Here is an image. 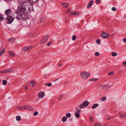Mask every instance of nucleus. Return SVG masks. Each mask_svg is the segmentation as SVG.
I'll return each instance as SVG.
<instances>
[{
  "mask_svg": "<svg viewBox=\"0 0 126 126\" xmlns=\"http://www.w3.org/2000/svg\"><path fill=\"white\" fill-rule=\"evenodd\" d=\"M44 95V94L43 92H41L39 93L38 96L39 97L43 98Z\"/></svg>",
  "mask_w": 126,
  "mask_h": 126,
  "instance_id": "15",
  "label": "nucleus"
},
{
  "mask_svg": "<svg viewBox=\"0 0 126 126\" xmlns=\"http://www.w3.org/2000/svg\"><path fill=\"white\" fill-rule=\"evenodd\" d=\"M32 49V47H26L22 48L23 50L25 51H28L31 50Z\"/></svg>",
  "mask_w": 126,
  "mask_h": 126,
  "instance_id": "12",
  "label": "nucleus"
},
{
  "mask_svg": "<svg viewBox=\"0 0 126 126\" xmlns=\"http://www.w3.org/2000/svg\"><path fill=\"white\" fill-rule=\"evenodd\" d=\"M98 79H95V78H92V79H89V81H97Z\"/></svg>",
  "mask_w": 126,
  "mask_h": 126,
  "instance_id": "26",
  "label": "nucleus"
},
{
  "mask_svg": "<svg viewBox=\"0 0 126 126\" xmlns=\"http://www.w3.org/2000/svg\"><path fill=\"white\" fill-rule=\"evenodd\" d=\"M72 10V9L70 8H69V9L66 11V13H67L71 11V10Z\"/></svg>",
  "mask_w": 126,
  "mask_h": 126,
  "instance_id": "44",
  "label": "nucleus"
},
{
  "mask_svg": "<svg viewBox=\"0 0 126 126\" xmlns=\"http://www.w3.org/2000/svg\"><path fill=\"white\" fill-rule=\"evenodd\" d=\"M16 119L17 121H20L21 120V117L19 116H17L16 117Z\"/></svg>",
  "mask_w": 126,
  "mask_h": 126,
  "instance_id": "27",
  "label": "nucleus"
},
{
  "mask_svg": "<svg viewBox=\"0 0 126 126\" xmlns=\"http://www.w3.org/2000/svg\"><path fill=\"white\" fill-rule=\"evenodd\" d=\"M90 120V121H92L93 120V118L91 116H90L89 117Z\"/></svg>",
  "mask_w": 126,
  "mask_h": 126,
  "instance_id": "50",
  "label": "nucleus"
},
{
  "mask_svg": "<svg viewBox=\"0 0 126 126\" xmlns=\"http://www.w3.org/2000/svg\"><path fill=\"white\" fill-rule=\"evenodd\" d=\"M17 108L22 110H25V105L23 106H19L17 107Z\"/></svg>",
  "mask_w": 126,
  "mask_h": 126,
  "instance_id": "20",
  "label": "nucleus"
},
{
  "mask_svg": "<svg viewBox=\"0 0 126 126\" xmlns=\"http://www.w3.org/2000/svg\"><path fill=\"white\" fill-rule=\"evenodd\" d=\"M51 0V1H52V2H53V0Z\"/></svg>",
  "mask_w": 126,
  "mask_h": 126,
  "instance_id": "59",
  "label": "nucleus"
},
{
  "mask_svg": "<svg viewBox=\"0 0 126 126\" xmlns=\"http://www.w3.org/2000/svg\"><path fill=\"white\" fill-rule=\"evenodd\" d=\"M5 1H10L11 0H5Z\"/></svg>",
  "mask_w": 126,
  "mask_h": 126,
  "instance_id": "55",
  "label": "nucleus"
},
{
  "mask_svg": "<svg viewBox=\"0 0 126 126\" xmlns=\"http://www.w3.org/2000/svg\"><path fill=\"white\" fill-rule=\"evenodd\" d=\"M24 13L22 15V18L23 20H25L28 18V17L26 14V13Z\"/></svg>",
  "mask_w": 126,
  "mask_h": 126,
  "instance_id": "11",
  "label": "nucleus"
},
{
  "mask_svg": "<svg viewBox=\"0 0 126 126\" xmlns=\"http://www.w3.org/2000/svg\"><path fill=\"white\" fill-rule=\"evenodd\" d=\"M107 85H100L97 87L100 90L103 89L105 87H106Z\"/></svg>",
  "mask_w": 126,
  "mask_h": 126,
  "instance_id": "13",
  "label": "nucleus"
},
{
  "mask_svg": "<svg viewBox=\"0 0 126 126\" xmlns=\"http://www.w3.org/2000/svg\"><path fill=\"white\" fill-rule=\"evenodd\" d=\"M110 35L109 34L105 32H102V33L101 35L100 36L103 39H106L108 38Z\"/></svg>",
  "mask_w": 126,
  "mask_h": 126,
  "instance_id": "8",
  "label": "nucleus"
},
{
  "mask_svg": "<svg viewBox=\"0 0 126 126\" xmlns=\"http://www.w3.org/2000/svg\"><path fill=\"white\" fill-rule=\"evenodd\" d=\"M17 1L18 4V9L20 11L24 6H27V3H28L27 0H17Z\"/></svg>",
  "mask_w": 126,
  "mask_h": 126,
  "instance_id": "2",
  "label": "nucleus"
},
{
  "mask_svg": "<svg viewBox=\"0 0 126 126\" xmlns=\"http://www.w3.org/2000/svg\"><path fill=\"white\" fill-rule=\"evenodd\" d=\"M123 41L124 43H126V37L124 38L123 39Z\"/></svg>",
  "mask_w": 126,
  "mask_h": 126,
  "instance_id": "47",
  "label": "nucleus"
},
{
  "mask_svg": "<svg viewBox=\"0 0 126 126\" xmlns=\"http://www.w3.org/2000/svg\"><path fill=\"white\" fill-rule=\"evenodd\" d=\"M71 114L70 113L68 112L66 114V117L67 118H69L71 117Z\"/></svg>",
  "mask_w": 126,
  "mask_h": 126,
  "instance_id": "25",
  "label": "nucleus"
},
{
  "mask_svg": "<svg viewBox=\"0 0 126 126\" xmlns=\"http://www.w3.org/2000/svg\"><path fill=\"white\" fill-rule=\"evenodd\" d=\"M123 64L124 65H125L126 66V61L123 62Z\"/></svg>",
  "mask_w": 126,
  "mask_h": 126,
  "instance_id": "49",
  "label": "nucleus"
},
{
  "mask_svg": "<svg viewBox=\"0 0 126 126\" xmlns=\"http://www.w3.org/2000/svg\"><path fill=\"white\" fill-rule=\"evenodd\" d=\"M89 104V102L87 101H85L79 106V108L80 109L84 108L88 106Z\"/></svg>",
  "mask_w": 126,
  "mask_h": 126,
  "instance_id": "4",
  "label": "nucleus"
},
{
  "mask_svg": "<svg viewBox=\"0 0 126 126\" xmlns=\"http://www.w3.org/2000/svg\"><path fill=\"white\" fill-rule=\"evenodd\" d=\"M110 117H109V118L108 119V120H110Z\"/></svg>",
  "mask_w": 126,
  "mask_h": 126,
  "instance_id": "57",
  "label": "nucleus"
},
{
  "mask_svg": "<svg viewBox=\"0 0 126 126\" xmlns=\"http://www.w3.org/2000/svg\"><path fill=\"white\" fill-rule=\"evenodd\" d=\"M114 73L113 71H111L108 73V75L111 76L113 75Z\"/></svg>",
  "mask_w": 126,
  "mask_h": 126,
  "instance_id": "34",
  "label": "nucleus"
},
{
  "mask_svg": "<svg viewBox=\"0 0 126 126\" xmlns=\"http://www.w3.org/2000/svg\"><path fill=\"white\" fill-rule=\"evenodd\" d=\"M81 111V110L80 109H78V110L77 111L76 113L79 114Z\"/></svg>",
  "mask_w": 126,
  "mask_h": 126,
  "instance_id": "40",
  "label": "nucleus"
},
{
  "mask_svg": "<svg viewBox=\"0 0 126 126\" xmlns=\"http://www.w3.org/2000/svg\"><path fill=\"white\" fill-rule=\"evenodd\" d=\"M27 87H26V88H25V89H26V90H27Z\"/></svg>",
  "mask_w": 126,
  "mask_h": 126,
  "instance_id": "58",
  "label": "nucleus"
},
{
  "mask_svg": "<svg viewBox=\"0 0 126 126\" xmlns=\"http://www.w3.org/2000/svg\"><path fill=\"white\" fill-rule=\"evenodd\" d=\"M114 33H113V34H111V35H114Z\"/></svg>",
  "mask_w": 126,
  "mask_h": 126,
  "instance_id": "60",
  "label": "nucleus"
},
{
  "mask_svg": "<svg viewBox=\"0 0 126 126\" xmlns=\"http://www.w3.org/2000/svg\"><path fill=\"white\" fill-rule=\"evenodd\" d=\"M14 70L13 68H9L3 70L1 72V73H11L13 72Z\"/></svg>",
  "mask_w": 126,
  "mask_h": 126,
  "instance_id": "7",
  "label": "nucleus"
},
{
  "mask_svg": "<svg viewBox=\"0 0 126 126\" xmlns=\"http://www.w3.org/2000/svg\"><path fill=\"white\" fill-rule=\"evenodd\" d=\"M58 81V82L61 83L62 82V79L61 78H58L54 80V81Z\"/></svg>",
  "mask_w": 126,
  "mask_h": 126,
  "instance_id": "16",
  "label": "nucleus"
},
{
  "mask_svg": "<svg viewBox=\"0 0 126 126\" xmlns=\"http://www.w3.org/2000/svg\"><path fill=\"white\" fill-rule=\"evenodd\" d=\"M39 0H32V2L34 3H35L37 2Z\"/></svg>",
  "mask_w": 126,
  "mask_h": 126,
  "instance_id": "41",
  "label": "nucleus"
},
{
  "mask_svg": "<svg viewBox=\"0 0 126 126\" xmlns=\"http://www.w3.org/2000/svg\"><path fill=\"white\" fill-rule=\"evenodd\" d=\"M124 18L126 19V15L124 16Z\"/></svg>",
  "mask_w": 126,
  "mask_h": 126,
  "instance_id": "56",
  "label": "nucleus"
},
{
  "mask_svg": "<svg viewBox=\"0 0 126 126\" xmlns=\"http://www.w3.org/2000/svg\"><path fill=\"white\" fill-rule=\"evenodd\" d=\"M96 42L97 44H100L101 43L100 40L99 39H97L96 41Z\"/></svg>",
  "mask_w": 126,
  "mask_h": 126,
  "instance_id": "37",
  "label": "nucleus"
},
{
  "mask_svg": "<svg viewBox=\"0 0 126 126\" xmlns=\"http://www.w3.org/2000/svg\"><path fill=\"white\" fill-rule=\"evenodd\" d=\"M15 41V39L13 38H11L9 40V41L11 43H14Z\"/></svg>",
  "mask_w": 126,
  "mask_h": 126,
  "instance_id": "24",
  "label": "nucleus"
},
{
  "mask_svg": "<svg viewBox=\"0 0 126 126\" xmlns=\"http://www.w3.org/2000/svg\"><path fill=\"white\" fill-rule=\"evenodd\" d=\"M117 53L114 52H113L112 53L111 55L113 56H116L117 55Z\"/></svg>",
  "mask_w": 126,
  "mask_h": 126,
  "instance_id": "30",
  "label": "nucleus"
},
{
  "mask_svg": "<svg viewBox=\"0 0 126 126\" xmlns=\"http://www.w3.org/2000/svg\"><path fill=\"white\" fill-rule=\"evenodd\" d=\"M112 11H115L116 10V9L114 7H113L112 8Z\"/></svg>",
  "mask_w": 126,
  "mask_h": 126,
  "instance_id": "48",
  "label": "nucleus"
},
{
  "mask_svg": "<svg viewBox=\"0 0 126 126\" xmlns=\"http://www.w3.org/2000/svg\"><path fill=\"white\" fill-rule=\"evenodd\" d=\"M100 55V53L98 52H96L95 53V55L96 56H98Z\"/></svg>",
  "mask_w": 126,
  "mask_h": 126,
  "instance_id": "39",
  "label": "nucleus"
},
{
  "mask_svg": "<svg viewBox=\"0 0 126 126\" xmlns=\"http://www.w3.org/2000/svg\"><path fill=\"white\" fill-rule=\"evenodd\" d=\"M67 82H66L65 83V84H66Z\"/></svg>",
  "mask_w": 126,
  "mask_h": 126,
  "instance_id": "61",
  "label": "nucleus"
},
{
  "mask_svg": "<svg viewBox=\"0 0 126 126\" xmlns=\"http://www.w3.org/2000/svg\"><path fill=\"white\" fill-rule=\"evenodd\" d=\"M77 38L76 36L75 35H73L72 36V40H73L74 41L75 40H76Z\"/></svg>",
  "mask_w": 126,
  "mask_h": 126,
  "instance_id": "33",
  "label": "nucleus"
},
{
  "mask_svg": "<svg viewBox=\"0 0 126 126\" xmlns=\"http://www.w3.org/2000/svg\"><path fill=\"white\" fill-rule=\"evenodd\" d=\"M9 53L11 57H14L15 56V54L13 52L11 51H9Z\"/></svg>",
  "mask_w": 126,
  "mask_h": 126,
  "instance_id": "23",
  "label": "nucleus"
},
{
  "mask_svg": "<svg viewBox=\"0 0 126 126\" xmlns=\"http://www.w3.org/2000/svg\"><path fill=\"white\" fill-rule=\"evenodd\" d=\"M38 114V112L37 111H35L33 113V115L34 116H35L37 115Z\"/></svg>",
  "mask_w": 126,
  "mask_h": 126,
  "instance_id": "36",
  "label": "nucleus"
},
{
  "mask_svg": "<svg viewBox=\"0 0 126 126\" xmlns=\"http://www.w3.org/2000/svg\"><path fill=\"white\" fill-rule=\"evenodd\" d=\"M2 84L3 85H6L7 83V81L5 80H3L2 81Z\"/></svg>",
  "mask_w": 126,
  "mask_h": 126,
  "instance_id": "32",
  "label": "nucleus"
},
{
  "mask_svg": "<svg viewBox=\"0 0 126 126\" xmlns=\"http://www.w3.org/2000/svg\"><path fill=\"white\" fill-rule=\"evenodd\" d=\"M98 106V104L96 103L94 104L92 106V109H93L96 108Z\"/></svg>",
  "mask_w": 126,
  "mask_h": 126,
  "instance_id": "19",
  "label": "nucleus"
},
{
  "mask_svg": "<svg viewBox=\"0 0 126 126\" xmlns=\"http://www.w3.org/2000/svg\"><path fill=\"white\" fill-rule=\"evenodd\" d=\"M32 108L30 106H29L25 105V110H32Z\"/></svg>",
  "mask_w": 126,
  "mask_h": 126,
  "instance_id": "17",
  "label": "nucleus"
},
{
  "mask_svg": "<svg viewBox=\"0 0 126 126\" xmlns=\"http://www.w3.org/2000/svg\"><path fill=\"white\" fill-rule=\"evenodd\" d=\"M15 18L11 16H8L6 18L7 23L9 24L11 23L13 21Z\"/></svg>",
  "mask_w": 126,
  "mask_h": 126,
  "instance_id": "5",
  "label": "nucleus"
},
{
  "mask_svg": "<svg viewBox=\"0 0 126 126\" xmlns=\"http://www.w3.org/2000/svg\"><path fill=\"white\" fill-rule=\"evenodd\" d=\"M96 2L97 3V4H99L101 2V1L100 0H96Z\"/></svg>",
  "mask_w": 126,
  "mask_h": 126,
  "instance_id": "46",
  "label": "nucleus"
},
{
  "mask_svg": "<svg viewBox=\"0 0 126 126\" xmlns=\"http://www.w3.org/2000/svg\"><path fill=\"white\" fill-rule=\"evenodd\" d=\"M29 3H27V6H24L23 8L20 11L23 13H29L32 11L34 10L33 4H30L28 5Z\"/></svg>",
  "mask_w": 126,
  "mask_h": 126,
  "instance_id": "1",
  "label": "nucleus"
},
{
  "mask_svg": "<svg viewBox=\"0 0 126 126\" xmlns=\"http://www.w3.org/2000/svg\"><path fill=\"white\" fill-rule=\"evenodd\" d=\"M94 126H101V125L99 123H96L95 124Z\"/></svg>",
  "mask_w": 126,
  "mask_h": 126,
  "instance_id": "35",
  "label": "nucleus"
},
{
  "mask_svg": "<svg viewBox=\"0 0 126 126\" xmlns=\"http://www.w3.org/2000/svg\"><path fill=\"white\" fill-rule=\"evenodd\" d=\"M62 65V64H60L59 65V67H60Z\"/></svg>",
  "mask_w": 126,
  "mask_h": 126,
  "instance_id": "54",
  "label": "nucleus"
},
{
  "mask_svg": "<svg viewBox=\"0 0 126 126\" xmlns=\"http://www.w3.org/2000/svg\"><path fill=\"white\" fill-rule=\"evenodd\" d=\"M106 97H103L101 99V100L102 101H104L106 100Z\"/></svg>",
  "mask_w": 126,
  "mask_h": 126,
  "instance_id": "38",
  "label": "nucleus"
},
{
  "mask_svg": "<svg viewBox=\"0 0 126 126\" xmlns=\"http://www.w3.org/2000/svg\"><path fill=\"white\" fill-rule=\"evenodd\" d=\"M12 11L10 9H8L6 10L5 13L6 15H9L11 14Z\"/></svg>",
  "mask_w": 126,
  "mask_h": 126,
  "instance_id": "10",
  "label": "nucleus"
},
{
  "mask_svg": "<svg viewBox=\"0 0 126 126\" xmlns=\"http://www.w3.org/2000/svg\"><path fill=\"white\" fill-rule=\"evenodd\" d=\"M28 1H29V3H31V2H32V0H27Z\"/></svg>",
  "mask_w": 126,
  "mask_h": 126,
  "instance_id": "51",
  "label": "nucleus"
},
{
  "mask_svg": "<svg viewBox=\"0 0 126 126\" xmlns=\"http://www.w3.org/2000/svg\"><path fill=\"white\" fill-rule=\"evenodd\" d=\"M4 17L0 14V20L1 21H2L4 19Z\"/></svg>",
  "mask_w": 126,
  "mask_h": 126,
  "instance_id": "28",
  "label": "nucleus"
},
{
  "mask_svg": "<svg viewBox=\"0 0 126 126\" xmlns=\"http://www.w3.org/2000/svg\"><path fill=\"white\" fill-rule=\"evenodd\" d=\"M106 125H107V124H106V125H105V126H106Z\"/></svg>",
  "mask_w": 126,
  "mask_h": 126,
  "instance_id": "62",
  "label": "nucleus"
},
{
  "mask_svg": "<svg viewBox=\"0 0 126 126\" xmlns=\"http://www.w3.org/2000/svg\"><path fill=\"white\" fill-rule=\"evenodd\" d=\"M33 33H30V34H29L28 35V36L29 37H32V36H33Z\"/></svg>",
  "mask_w": 126,
  "mask_h": 126,
  "instance_id": "45",
  "label": "nucleus"
},
{
  "mask_svg": "<svg viewBox=\"0 0 126 126\" xmlns=\"http://www.w3.org/2000/svg\"><path fill=\"white\" fill-rule=\"evenodd\" d=\"M93 4V0L91 1L89 4L88 5L87 8H89Z\"/></svg>",
  "mask_w": 126,
  "mask_h": 126,
  "instance_id": "18",
  "label": "nucleus"
},
{
  "mask_svg": "<svg viewBox=\"0 0 126 126\" xmlns=\"http://www.w3.org/2000/svg\"><path fill=\"white\" fill-rule=\"evenodd\" d=\"M119 115L121 117H123V115L122 114L120 113H119Z\"/></svg>",
  "mask_w": 126,
  "mask_h": 126,
  "instance_id": "52",
  "label": "nucleus"
},
{
  "mask_svg": "<svg viewBox=\"0 0 126 126\" xmlns=\"http://www.w3.org/2000/svg\"><path fill=\"white\" fill-rule=\"evenodd\" d=\"M31 83L33 86H34L36 85V83L33 81H32L31 82Z\"/></svg>",
  "mask_w": 126,
  "mask_h": 126,
  "instance_id": "31",
  "label": "nucleus"
},
{
  "mask_svg": "<svg viewBox=\"0 0 126 126\" xmlns=\"http://www.w3.org/2000/svg\"><path fill=\"white\" fill-rule=\"evenodd\" d=\"M80 76L83 79H86L90 75V74L86 71H83L80 73Z\"/></svg>",
  "mask_w": 126,
  "mask_h": 126,
  "instance_id": "3",
  "label": "nucleus"
},
{
  "mask_svg": "<svg viewBox=\"0 0 126 126\" xmlns=\"http://www.w3.org/2000/svg\"><path fill=\"white\" fill-rule=\"evenodd\" d=\"M52 85V84L51 83H48L47 84V85L48 86H51Z\"/></svg>",
  "mask_w": 126,
  "mask_h": 126,
  "instance_id": "43",
  "label": "nucleus"
},
{
  "mask_svg": "<svg viewBox=\"0 0 126 126\" xmlns=\"http://www.w3.org/2000/svg\"><path fill=\"white\" fill-rule=\"evenodd\" d=\"M52 42L51 41H50L47 44V45L49 46H50Z\"/></svg>",
  "mask_w": 126,
  "mask_h": 126,
  "instance_id": "42",
  "label": "nucleus"
},
{
  "mask_svg": "<svg viewBox=\"0 0 126 126\" xmlns=\"http://www.w3.org/2000/svg\"><path fill=\"white\" fill-rule=\"evenodd\" d=\"M79 15V12L77 11V12H74L71 13L70 15V16H72V15Z\"/></svg>",
  "mask_w": 126,
  "mask_h": 126,
  "instance_id": "14",
  "label": "nucleus"
},
{
  "mask_svg": "<svg viewBox=\"0 0 126 126\" xmlns=\"http://www.w3.org/2000/svg\"><path fill=\"white\" fill-rule=\"evenodd\" d=\"M49 36L48 35H47L46 36H44V38H43L40 42L41 44H43L44 43L46 42Z\"/></svg>",
  "mask_w": 126,
  "mask_h": 126,
  "instance_id": "9",
  "label": "nucleus"
},
{
  "mask_svg": "<svg viewBox=\"0 0 126 126\" xmlns=\"http://www.w3.org/2000/svg\"><path fill=\"white\" fill-rule=\"evenodd\" d=\"M19 12L17 11L16 13L17 14L16 16V18L18 20H20L22 19V15L21 12H22L19 10Z\"/></svg>",
  "mask_w": 126,
  "mask_h": 126,
  "instance_id": "6",
  "label": "nucleus"
},
{
  "mask_svg": "<svg viewBox=\"0 0 126 126\" xmlns=\"http://www.w3.org/2000/svg\"><path fill=\"white\" fill-rule=\"evenodd\" d=\"M62 5L65 8L67 7L69 5L68 4V3H63Z\"/></svg>",
  "mask_w": 126,
  "mask_h": 126,
  "instance_id": "22",
  "label": "nucleus"
},
{
  "mask_svg": "<svg viewBox=\"0 0 126 126\" xmlns=\"http://www.w3.org/2000/svg\"><path fill=\"white\" fill-rule=\"evenodd\" d=\"M80 114L77 113H75V117L77 118H79L80 117Z\"/></svg>",
  "mask_w": 126,
  "mask_h": 126,
  "instance_id": "29",
  "label": "nucleus"
},
{
  "mask_svg": "<svg viewBox=\"0 0 126 126\" xmlns=\"http://www.w3.org/2000/svg\"><path fill=\"white\" fill-rule=\"evenodd\" d=\"M123 117H126V113H125L123 114Z\"/></svg>",
  "mask_w": 126,
  "mask_h": 126,
  "instance_id": "53",
  "label": "nucleus"
},
{
  "mask_svg": "<svg viewBox=\"0 0 126 126\" xmlns=\"http://www.w3.org/2000/svg\"><path fill=\"white\" fill-rule=\"evenodd\" d=\"M62 121L63 122H65L67 120V118L65 116L63 117L62 118Z\"/></svg>",
  "mask_w": 126,
  "mask_h": 126,
  "instance_id": "21",
  "label": "nucleus"
}]
</instances>
